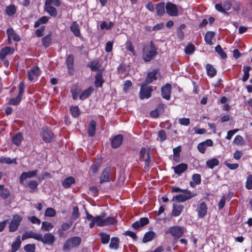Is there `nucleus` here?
<instances>
[{"instance_id": "obj_13", "label": "nucleus", "mask_w": 252, "mask_h": 252, "mask_svg": "<svg viewBox=\"0 0 252 252\" xmlns=\"http://www.w3.org/2000/svg\"><path fill=\"white\" fill-rule=\"evenodd\" d=\"M166 10L168 14L172 16H177L178 14V9L175 4L171 2L167 3Z\"/></svg>"}, {"instance_id": "obj_59", "label": "nucleus", "mask_w": 252, "mask_h": 252, "mask_svg": "<svg viewBox=\"0 0 252 252\" xmlns=\"http://www.w3.org/2000/svg\"><path fill=\"white\" fill-rule=\"evenodd\" d=\"M26 252H35V246L34 244H27L24 247Z\"/></svg>"}, {"instance_id": "obj_12", "label": "nucleus", "mask_w": 252, "mask_h": 252, "mask_svg": "<svg viewBox=\"0 0 252 252\" xmlns=\"http://www.w3.org/2000/svg\"><path fill=\"white\" fill-rule=\"evenodd\" d=\"M159 70L158 69H154L152 71L149 72L145 80L144 83L146 84H150L153 81L158 79L157 74L158 73Z\"/></svg>"}, {"instance_id": "obj_37", "label": "nucleus", "mask_w": 252, "mask_h": 252, "mask_svg": "<svg viewBox=\"0 0 252 252\" xmlns=\"http://www.w3.org/2000/svg\"><path fill=\"white\" fill-rule=\"evenodd\" d=\"M156 12L159 16H162L164 14V3L163 2H159L157 4L156 6Z\"/></svg>"}, {"instance_id": "obj_18", "label": "nucleus", "mask_w": 252, "mask_h": 252, "mask_svg": "<svg viewBox=\"0 0 252 252\" xmlns=\"http://www.w3.org/2000/svg\"><path fill=\"white\" fill-rule=\"evenodd\" d=\"M140 157L141 160L145 161L146 166H149L150 162V157L149 153H146L145 148H142L140 151Z\"/></svg>"}, {"instance_id": "obj_62", "label": "nucleus", "mask_w": 252, "mask_h": 252, "mask_svg": "<svg viewBox=\"0 0 252 252\" xmlns=\"http://www.w3.org/2000/svg\"><path fill=\"white\" fill-rule=\"evenodd\" d=\"M9 195V191L6 189H3L0 191V196L2 198H6Z\"/></svg>"}, {"instance_id": "obj_38", "label": "nucleus", "mask_w": 252, "mask_h": 252, "mask_svg": "<svg viewBox=\"0 0 252 252\" xmlns=\"http://www.w3.org/2000/svg\"><path fill=\"white\" fill-rule=\"evenodd\" d=\"M16 7L14 4H11L6 7L5 12L9 16H13L16 12Z\"/></svg>"}, {"instance_id": "obj_39", "label": "nucleus", "mask_w": 252, "mask_h": 252, "mask_svg": "<svg viewBox=\"0 0 252 252\" xmlns=\"http://www.w3.org/2000/svg\"><path fill=\"white\" fill-rule=\"evenodd\" d=\"M219 164V161L216 158H213L206 161L207 166L211 169H213L215 166Z\"/></svg>"}, {"instance_id": "obj_41", "label": "nucleus", "mask_w": 252, "mask_h": 252, "mask_svg": "<svg viewBox=\"0 0 252 252\" xmlns=\"http://www.w3.org/2000/svg\"><path fill=\"white\" fill-rule=\"evenodd\" d=\"M206 68L208 75L211 77H214L216 74L217 71L212 65L209 63L207 64Z\"/></svg>"}, {"instance_id": "obj_6", "label": "nucleus", "mask_w": 252, "mask_h": 252, "mask_svg": "<svg viewBox=\"0 0 252 252\" xmlns=\"http://www.w3.org/2000/svg\"><path fill=\"white\" fill-rule=\"evenodd\" d=\"M95 224L99 226H103L110 224H114L115 220L113 217H108L106 219H102L101 217H95L94 218Z\"/></svg>"}, {"instance_id": "obj_55", "label": "nucleus", "mask_w": 252, "mask_h": 252, "mask_svg": "<svg viewBox=\"0 0 252 252\" xmlns=\"http://www.w3.org/2000/svg\"><path fill=\"white\" fill-rule=\"evenodd\" d=\"M195 50L194 46L192 44H189L185 49V52L187 54L190 55L193 53Z\"/></svg>"}, {"instance_id": "obj_9", "label": "nucleus", "mask_w": 252, "mask_h": 252, "mask_svg": "<svg viewBox=\"0 0 252 252\" xmlns=\"http://www.w3.org/2000/svg\"><path fill=\"white\" fill-rule=\"evenodd\" d=\"M171 89V85L169 83L166 84L164 86H163L161 88V95L163 98L167 100H169L170 99Z\"/></svg>"}, {"instance_id": "obj_1", "label": "nucleus", "mask_w": 252, "mask_h": 252, "mask_svg": "<svg viewBox=\"0 0 252 252\" xmlns=\"http://www.w3.org/2000/svg\"><path fill=\"white\" fill-rule=\"evenodd\" d=\"M157 49L153 41L150 42V49L145 47L143 48V59L145 62H149L157 55Z\"/></svg>"}, {"instance_id": "obj_34", "label": "nucleus", "mask_w": 252, "mask_h": 252, "mask_svg": "<svg viewBox=\"0 0 252 252\" xmlns=\"http://www.w3.org/2000/svg\"><path fill=\"white\" fill-rule=\"evenodd\" d=\"M183 209V206L181 205H173V208L172 211V215L177 217L180 215Z\"/></svg>"}, {"instance_id": "obj_49", "label": "nucleus", "mask_w": 252, "mask_h": 252, "mask_svg": "<svg viewBox=\"0 0 252 252\" xmlns=\"http://www.w3.org/2000/svg\"><path fill=\"white\" fill-rule=\"evenodd\" d=\"M54 227V225L47 221H43L42 222L41 229L44 231H49Z\"/></svg>"}, {"instance_id": "obj_50", "label": "nucleus", "mask_w": 252, "mask_h": 252, "mask_svg": "<svg viewBox=\"0 0 252 252\" xmlns=\"http://www.w3.org/2000/svg\"><path fill=\"white\" fill-rule=\"evenodd\" d=\"M215 50L222 59H225L227 58L226 53L222 50L221 47L220 45H218L216 47Z\"/></svg>"}, {"instance_id": "obj_42", "label": "nucleus", "mask_w": 252, "mask_h": 252, "mask_svg": "<svg viewBox=\"0 0 252 252\" xmlns=\"http://www.w3.org/2000/svg\"><path fill=\"white\" fill-rule=\"evenodd\" d=\"M93 89L92 88H89L87 89L84 90L81 94L79 98L81 100H84L87 98L93 92Z\"/></svg>"}, {"instance_id": "obj_22", "label": "nucleus", "mask_w": 252, "mask_h": 252, "mask_svg": "<svg viewBox=\"0 0 252 252\" xmlns=\"http://www.w3.org/2000/svg\"><path fill=\"white\" fill-rule=\"evenodd\" d=\"M149 220L147 218H142L139 220L136 221L132 224V226L135 229H138L141 227H143L149 223Z\"/></svg>"}, {"instance_id": "obj_57", "label": "nucleus", "mask_w": 252, "mask_h": 252, "mask_svg": "<svg viewBox=\"0 0 252 252\" xmlns=\"http://www.w3.org/2000/svg\"><path fill=\"white\" fill-rule=\"evenodd\" d=\"M21 98H22V97L17 95L16 98H11L9 100L8 103L10 105H17L20 102V101L21 100Z\"/></svg>"}, {"instance_id": "obj_60", "label": "nucleus", "mask_w": 252, "mask_h": 252, "mask_svg": "<svg viewBox=\"0 0 252 252\" xmlns=\"http://www.w3.org/2000/svg\"><path fill=\"white\" fill-rule=\"evenodd\" d=\"M178 122L181 125L188 126L190 124V120L189 118H180L178 119Z\"/></svg>"}, {"instance_id": "obj_46", "label": "nucleus", "mask_w": 252, "mask_h": 252, "mask_svg": "<svg viewBox=\"0 0 252 252\" xmlns=\"http://www.w3.org/2000/svg\"><path fill=\"white\" fill-rule=\"evenodd\" d=\"M214 35V33L213 32H207L205 35V41L207 44L209 45L212 44V39Z\"/></svg>"}, {"instance_id": "obj_19", "label": "nucleus", "mask_w": 252, "mask_h": 252, "mask_svg": "<svg viewBox=\"0 0 252 252\" xmlns=\"http://www.w3.org/2000/svg\"><path fill=\"white\" fill-rule=\"evenodd\" d=\"M37 173V170H33L32 171H29L27 172H23L20 177V182L21 184H23V181L27 178H31L36 176Z\"/></svg>"}, {"instance_id": "obj_47", "label": "nucleus", "mask_w": 252, "mask_h": 252, "mask_svg": "<svg viewBox=\"0 0 252 252\" xmlns=\"http://www.w3.org/2000/svg\"><path fill=\"white\" fill-rule=\"evenodd\" d=\"M119 239L116 237H113L111 240L109 247L111 249H117L119 246Z\"/></svg>"}, {"instance_id": "obj_8", "label": "nucleus", "mask_w": 252, "mask_h": 252, "mask_svg": "<svg viewBox=\"0 0 252 252\" xmlns=\"http://www.w3.org/2000/svg\"><path fill=\"white\" fill-rule=\"evenodd\" d=\"M21 218L18 215L14 216L10 223L9 224V231L10 232H14L18 229V227L21 221Z\"/></svg>"}, {"instance_id": "obj_3", "label": "nucleus", "mask_w": 252, "mask_h": 252, "mask_svg": "<svg viewBox=\"0 0 252 252\" xmlns=\"http://www.w3.org/2000/svg\"><path fill=\"white\" fill-rule=\"evenodd\" d=\"M81 242V239L79 237H73L67 240L63 245V251L69 250L71 248L78 247Z\"/></svg>"}, {"instance_id": "obj_5", "label": "nucleus", "mask_w": 252, "mask_h": 252, "mask_svg": "<svg viewBox=\"0 0 252 252\" xmlns=\"http://www.w3.org/2000/svg\"><path fill=\"white\" fill-rule=\"evenodd\" d=\"M184 191L183 193L174 196L173 200H176L178 202H184L197 195L196 193H192L189 190H185Z\"/></svg>"}, {"instance_id": "obj_33", "label": "nucleus", "mask_w": 252, "mask_h": 252, "mask_svg": "<svg viewBox=\"0 0 252 252\" xmlns=\"http://www.w3.org/2000/svg\"><path fill=\"white\" fill-rule=\"evenodd\" d=\"M21 244L20 236H18L11 245V251H13V252H16L20 248Z\"/></svg>"}, {"instance_id": "obj_17", "label": "nucleus", "mask_w": 252, "mask_h": 252, "mask_svg": "<svg viewBox=\"0 0 252 252\" xmlns=\"http://www.w3.org/2000/svg\"><path fill=\"white\" fill-rule=\"evenodd\" d=\"M207 206L205 202H202L199 204L197 209L198 216L199 218H203L207 213Z\"/></svg>"}, {"instance_id": "obj_63", "label": "nucleus", "mask_w": 252, "mask_h": 252, "mask_svg": "<svg viewBox=\"0 0 252 252\" xmlns=\"http://www.w3.org/2000/svg\"><path fill=\"white\" fill-rule=\"evenodd\" d=\"M243 138L241 135H237L233 140L234 143L236 145H241L243 143Z\"/></svg>"}, {"instance_id": "obj_52", "label": "nucleus", "mask_w": 252, "mask_h": 252, "mask_svg": "<svg viewBox=\"0 0 252 252\" xmlns=\"http://www.w3.org/2000/svg\"><path fill=\"white\" fill-rule=\"evenodd\" d=\"M62 3L60 0H46L45 5H51L53 4L55 6H60Z\"/></svg>"}, {"instance_id": "obj_36", "label": "nucleus", "mask_w": 252, "mask_h": 252, "mask_svg": "<svg viewBox=\"0 0 252 252\" xmlns=\"http://www.w3.org/2000/svg\"><path fill=\"white\" fill-rule=\"evenodd\" d=\"M192 179L193 182H190L189 184L192 187L195 186V184L199 185L201 183V176L198 174H195L192 175Z\"/></svg>"}, {"instance_id": "obj_20", "label": "nucleus", "mask_w": 252, "mask_h": 252, "mask_svg": "<svg viewBox=\"0 0 252 252\" xmlns=\"http://www.w3.org/2000/svg\"><path fill=\"white\" fill-rule=\"evenodd\" d=\"M123 136L119 134L114 136L111 140V146L113 148L119 147L122 143Z\"/></svg>"}, {"instance_id": "obj_61", "label": "nucleus", "mask_w": 252, "mask_h": 252, "mask_svg": "<svg viewBox=\"0 0 252 252\" xmlns=\"http://www.w3.org/2000/svg\"><path fill=\"white\" fill-rule=\"evenodd\" d=\"M126 50L130 51L133 55H135V53L133 47L132 43L130 41L126 42Z\"/></svg>"}, {"instance_id": "obj_15", "label": "nucleus", "mask_w": 252, "mask_h": 252, "mask_svg": "<svg viewBox=\"0 0 252 252\" xmlns=\"http://www.w3.org/2000/svg\"><path fill=\"white\" fill-rule=\"evenodd\" d=\"M14 52L13 47L10 46H6L0 50V60H4L6 56L11 55Z\"/></svg>"}, {"instance_id": "obj_25", "label": "nucleus", "mask_w": 252, "mask_h": 252, "mask_svg": "<svg viewBox=\"0 0 252 252\" xmlns=\"http://www.w3.org/2000/svg\"><path fill=\"white\" fill-rule=\"evenodd\" d=\"M104 80L102 76V71H98L95 76V86L97 88L102 86Z\"/></svg>"}, {"instance_id": "obj_29", "label": "nucleus", "mask_w": 252, "mask_h": 252, "mask_svg": "<svg viewBox=\"0 0 252 252\" xmlns=\"http://www.w3.org/2000/svg\"><path fill=\"white\" fill-rule=\"evenodd\" d=\"M75 183V180L73 177H68L65 178L62 182V186L64 188H69L72 184Z\"/></svg>"}, {"instance_id": "obj_24", "label": "nucleus", "mask_w": 252, "mask_h": 252, "mask_svg": "<svg viewBox=\"0 0 252 252\" xmlns=\"http://www.w3.org/2000/svg\"><path fill=\"white\" fill-rule=\"evenodd\" d=\"M175 174L181 175L188 168V165L186 163H180L175 167H172Z\"/></svg>"}, {"instance_id": "obj_23", "label": "nucleus", "mask_w": 252, "mask_h": 252, "mask_svg": "<svg viewBox=\"0 0 252 252\" xmlns=\"http://www.w3.org/2000/svg\"><path fill=\"white\" fill-rule=\"evenodd\" d=\"M40 233H36L32 231H28L24 233L22 237L23 241L28 238H33L36 240H39Z\"/></svg>"}, {"instance_id": "obj_28", "label": "nucleus", "mask_w": 252, "mask_h": 252, "mask_svg": "<svg viewBox=\"0 0 252 252\" xmlns=\"http://www.w3.org/2000/svg\"><path fill=\"white\" fill-rule=\"evenodd\" d=\"M44 10L46 11L50 16L55 17L58 15V12L56 8L51 5H45Z\"/></svg>"}, {"instance_id": "obj_11", "label": "nucleus", "mask_w": 252, "mask_h": 252, "mask_svg": "<svg viewBox=\"0 0 252 252\" xmlns=\"http://www.w3.org/2000/svg\"><path fill=\"white\" fill-rule=\"evenodd\" d=\"M40 74L39 68L37 66H32L28 72V79L30 81H33Z\"/></svg>"}, {"instance_id": "obj_14", "label": "nucleus", "mask_w": 252, "mask_h": 252, "mask_svg": "<svg viewBox=\"0 0 252 252\" xmlns=\"http://www.w3.org/2000/svg\"><path fill=\"white\" fill-rule=\"evenodd\" d=\"M110 171L111 168L110 167H107L103 170L100 177V183L108 182L110 181Z\"/></svg>"}, {"instance_id": "obj_45", "label": "nucleus", "mask_w": 252, "mask_h": 252, "mask_svg": "<svg viewBox=\"0 0 252 252\" xmlns=\"http://www.w3.org/2000/svg\"><path fill=\"white\" fill-rule=\"evenodd\" d=\"M101 243L103 244L108 243L110 240V235L106 233L101 232L99 234Z\"/></svg>"}, {"instance_id": "obj_56", "label": "nucleus", "mask_w": 252, "mask_h": 252, "mask_svg": "<svg viewBox=\"0 0 252 252\" xmlns=\"http://www.w3.org/2000/svg\"><path fill=\"white\" fill-rule=\"evenodd\" d=\"M56 215L55 210L52 208H48L45 212V216L46 217H53Z\"/></svg>"}, {"instance_id": "obj_54", "label": "nucleus", "mask_w": 252, "mask_h": 252, "mask_svg": "<svg viewBox=\"0 0 252 252\" xmlns=\"http://www.w3.org/2000/svg\"><path fill=\"white\" fill-rule=\"evenodd\" d=\"M80 216V213L79 212V209L77 206H75L73 208V211L71 216V220H76Z\"/></svg>"}, {"instance_id": "obj_27", "label": "nucleus", "mask_w": 252, "mask_h": 252, "mask_svg": "<svg viewBox=\"0 0 252 252\" xmlns=\"http://www.w3.org/2000/svg\"><path fill=\"white\" fill-rule=\"evenodd\" d=\"M6 33L7 36H10L15 41L18 42L20 40V37L12 28H9L6 30Z\"/></svg>"}, {"instance_id": "obj_31", "label": "nucleus", "mask_w": 252, "mask_h": 252, "mask_svg": "<svg viewBox=\"0 0 252 252\" xmlns=\"http://www.w3.org/2000/svg\"><path fill=\"white\" fill-rule=\"evenodd\" d=\"M88 66L91 69L92 71L99 70L101 67V64L100 62L97 60H95L91 62Z\"/></svg>"}, {"instance_id": "obj_32", "label": "nucleus", "mask_w": 252, "mask_h": 252, "mask_svg": "<svg viewBox=\"0 0 252 252\" xmlns=\"http://www.w3.org/2000/svg\"><path fill=\"white\" fill-rule=\"evenodd\" d=\"M156 236V233L153 231H149L146 232L143 238L142 241L143 243H146L148 242L152 241L153 238H154Z\"/></svg>"}, {"instance_id": "obj_58", "label": "nucleus", "mask_w": 252, "mask_h": 252, "mask_svg": "<svg viewBox=\"0 0 252 252\" xmlns=\"http://www.w3.org/2000/svg\"><path fill=\"white\" fill-rule=\"evenodd\" d=\"M246 188L248 189H252V175L248 176L246 183Z\"/></svg>"}, {"instance_id": "obj_43", "label": "nucleus", "mask_w": 252, "mask_h": 252, "mask_svg": "<svg viewBox=\"0 0 252 252\" xmlns=\"http://www.w3.org/2000/svg\"><path fill=\"white\" fill-rule=\"evenodd\" d=\"M0 162L7 164H12L13 163L16 164V159L15 158L12 159L8 157H0Z\"/></svg>"}, {"instance_id": "obj_35", "label": "nucleus", "mask_w": 252, "mask_h": 252, "mask_svg": "<svg viewBox=\"0 0 252 252\" xmlns=\"http://www.w3.org/2000/svg\"><path fill=\"white\" fill-rule=\"evenodd\" d=\"M23 140V137L21 133L19 132L12 138V142L17 146H19Z\"/></svg>"}, {"instance_id": "obj_53", "label": "nucleus", "mask_w": 252, "mask_h": 252, "mask_svg": "<svg viewBox=\"0 0 252 252\" xmlns=\"http://www.w3.org/2000/svg\"><path fill=\"white\" fill-rule=\"evenodd\" d=\"M113 25L114 23L112 22H110L108 24H107L106 22L103 21L100 24V27L101 30L105 29L106 30H109L112 28Z\"/></svg>"}, {"instance_id": "obj_26", "label": "nucleus", "mask_w": 252, "mask_h": 252, "mask_svg": "<svg viewBox=\"0 0 252 252\" xmlns=\"http://www.w3.org/2000/svg\"><path fill=\"white\" fill-rule=\"evenodd\" d=\"M96 123L94 120L91 121L88 128V133L90 137H93L94 135Z\"/></svg>"}, {"instance_id": "obj_10", "label": "nucleus", "mask_w": 252, "mask_h": 252, "mask_svg": "<svg viewBox=\"0 0 252 252\" xmlns=\"http://www.w3.org/2000/svg\"><path fill=\"white\" fill-rule=\"evenodd\" d=\"M232 6L231 2L228 0L225 1L223 3V5L221 3H218L215 5L216 9L221 12L226 13V11L230 9Z\"/></svg>"}, {"instance_id": "obj_4", "label": "nucleus", "mask_w": 252, "mask_h": 252, "mask_svg": "<svg viewBox=\"0 0 252 252\" xmlns=\"http://www.w3.org/2000/svg\"><path fill=\"white\" fill-rule=\"evenodd\" d=\"M147 84L143 83V84L140 85L141 86L140 98L141 99L149 98L151 96V93L153 91V88L152 86H147Z\"/></svg>"}, {"instance_id": "obj_30", "label": "nucleus", "mask_w": 252, "mask_h": 252, "mask_svg": "<svg viewBox=\"0 0 252 252\" xmlns=\"http://www.w3.org/2000/svg\"><path fill=\"white\" fill-rule=\"evenodd\" d=\"M70 30L73 33L75 36L77 37H80L81 33L80 29L79 28L78 24L76 22H72L70 26Z\"/></svg>"}, {"instance_id": "obj_51", "label": "nucleus", "mask_w": 252, "mask_h": 252, "mask_svg": "<svg viewBox=\"0 0 252 252\" xmlns=\"http://www.w3.org/2000/svg\"><path fill=\"white\" fill-rule=\"evenodd\" d=\"M74 57L72 55H69L66 60V64L67 68L73 67Z\"/></svg>"}, {"instance_id": "obj_16", "label": "nucleus", "mask_w": 252, "mask_h": 252, "mask_svg": "<svg viewBox=\"0 0 252 252\" xmlns=\"http://www.w3.org/2000/svg\"><path fill=\"white\" fill-rule=\"evenodd\" d=\"M213 144V142L211 139H207L206 141L199 143L197 146L198 151L202 154L205 152L207 147L211 146Z\"/></svg>"}, {"instance_id": "obj_44", "label": "nucleus", "mask_w": 252, "mask_h": 252, "mask_svg": "<svg viewBox=\"0 0 252 252\" xmlns=\"http://www.w3.org/2000/svg\"><path fill=\"white\" fill-rule=\"evenodd\" d=\"M251 67L250 66H244L243 67V71L244 73V75L242 78V80L243 82L246 81L249 79V76H250L249 71L251 70Z\"/></svg>"}, {"instance_id": "obj_7", "label": "nucleus", "mask_w": 252, "mask_h": 252, "mask_svg": "<svg viewBox=\"0 0 252 252\" xmlns=\"http://www.w3.org/2000/svg\"><path fill=\"white\" fill-rule=\"evenodd\" d=\"M39 238L38 241L41 242L44 245H52L55 240L54 235L51 233H46L44 236L40 234Z\"/></svg>"}, {"instance_id": "obj_64", "label": "nucleus", "mask_w": 252, "mask_h": 252, "mask_svg": "<svg viewBox=\"0 0 252 252\" xmlns=\"http://www.w3.org/2000/svg\"><path fill=\"white\" fill-rule=\"evenodd\" d=\"M158 136L161 141H163L166 139V135L163 130H160L158 131Z\"/></svg>"}, {"instance_id": "obj_48", "label": "nucleus", "mask_w": 252, "mask_h": 252, "mask_svg": "<svg viewBox=\"0 0 252 252\" xmlns=\"http://www.w3.org/2000/svg\"><path fill=\"white\" fill-rule=\"evenodd\" d=\"M70 110L72 116L75 118L78 117L80 114V110L77 106H71Z\"/></svg>"}, {"instance_id": "obj_2", "label": "nucleus", "mask_w": 252, "mask_h": 252, "mask_svg": "<svg viewBox=\"0 0 252 252\" xmlns=\"http://www.w3.org/2000/svg\"><path fill=\"white\" fill-rule=\"evenodd\" d=\"M166 234H170L175 239L181 238L184 234V227L175 225L165 229Z\"/></svg>"}, {"instance_id": "obj_21", "label": "nucleus", "mask_w": 252, "mask_h": 252, "mask_svg": "<svg viewBox=\"0 0 252 252\" xmlns=\"http://www.w3.org/2000/svg\"><path fill=\"white\" fill-rule=\"evenodd\" d=\"M54 137L53 132L47 129H44L42 132V138L43 140L47 143H50Z\"/></svg>"}, {"instance_id": "obj_40", "label": "nucleus", "mask_w": 252, "mask_h": 252, "mask_svg": "<svg viewBox=\"0 0 252 252\" xmlns=\"http://www.w3.org/2000/svg\"><path fill=\"white\" fill-rule=\"evenodd\" d=\"M43 46L45 48L48 47L52 43V38L50 34H48L43 37L41 40Z\"/></svg>"}]
</instances>
